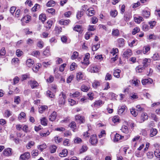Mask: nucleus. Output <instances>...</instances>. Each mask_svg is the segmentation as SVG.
<instances>
[{
    "label": "nucleus",
    "mask_w": 160,
    "mask_h": 160,
    "mask_svg": "<svg viewBox=\"0 0 160 160\" xmlns=\"http://www.w3.org/2000/svg\"><path fill=\"white\" fill-rule=\"evenodd\" d=\"M148 118V116L146 113H143L142 114L139 121L140 123L144 122Z\"/></svg>",
    "instance_id": "1"
},
{
    "label": "nucleus",
    "mask_w": 160,
    "mask_h": 160,
    "mask_svg": "<svg viewBox=\"0 0 160 160\" xmlns=\"http://www.w3.org/2000/svg\"><path fill=\"white\" fill-rule=\"evenodd\" d=\"M132 53L131 50L128 49L124 52L123 56L125 58H128L132 55Z\"/></svg>",
    "instance_id": "2"
},
{
    "label": "nucleus",
    "mask_w": 160,
    "mask_h": 160,
    "mask_svg": "<svg viewBox=\"0 0 160 160\" xmlns=\"http://www.w3.org/2000/svg\"><path fill=\"white\" fill-rule=\"evenodd\" d=\"M90 141L92 144L94 145L96 144L98 142L96 135H92L90 138Z\"/></svg>",
    "instance_id": "3"
},
{
    "label": "nucleus",
    "mask_w": 160,
    "mask_h": 160,
    "mask_svg": "<svg viewBox=\"0 0 160 160\" xmlns=\"http://www.w3.org/2000/svg\"><path fill=\"white\" fill-rule=\"evenodd\" d=\"M30 157V154L29 152H27L21 155L20 157V158L22 160H26L28 159Z\"/></svg>",
    "instance_id": "4"
},
{
    "label": "nucleus",
    "mask_w": 160,
    "mask_h": 160,
    "mask_svg": "<svg viewBox=\"0 0 160 160\" xmlns=\"http://www.w3.org/2000/svg\"><path fill=\"white\" fill-rule=\"evenodd\" d=\"M152 82V79L150 78L143 79L142 81V83L143 85L151 84Z\"/></svg>",
    "instance_id": "5"
},
{
    "label": "nucleus",
    "mask_w": 160,
    "mask_h": 160,
    "mask_svg": "<svg viewBox=\"0 0 160 160\" xmlns=\"http://www.w3.org/2000/svg\"><path fill=\"white\" fill-rule=\"evenodd\" d=\"M75 119L76 120H79L80 123H84L85 122L84 117L79 115L75 116Z\"/></svg>",
    "instance_id": "6"
},
{
    "label": "nucleus",
    "mask_w": 160,
    "mask_h": 160,
    "mask_svg": "<svg viewBox=\"0 0 160 160\" xmlns=\"http://www.w3.org/2000/svg\"><path fill=\"white\" fill-rule=\"evenodd\" d=\"M29 83L31 88L32 89L36 88L38 85V83L36 81L31 80Z\"/></svg>",
    "instance_id": "7"
},
{
    "label": "nucleus",
    "mask_w": 160,
    "mask_h": 160,
    "mask_svg": "<svg viewBox=\"0 0 160 160\" xmlns=\"http://www.w3.org/2000/svg\"><path fill=\"white\" fill-rule=\"evenodd\" d=\"M3 154L5 156L11 155L12 154V149L10 148L5 149L3 152Z\"/></svg>",
    "instance_id": "8"
},
{
    "label": "nucleus",
    "mask_w": 160,
    "mask_h": 160,
    "mask_svg": "<svg viewBox=\"0 0 160 160\" xmlns=\"http://www.w3.org/2000/svg\"><path fill=\"white\" fill-rule=\"evenodd\" d=\"M123 136H122L116 133L114 136V138L113 139V141L116 142L118 141L119 140L122 139L123 138Z\"/></svg>",
    "instance_id": "9"
},
{
    "label": "nucleus",
    "mask_w": 160,
    "mask_h": 160,
    "mask_svg": "<svg viewBox=\"0 0 160 160\" xmlns=\"http://www.w3.org/2000/svg\"><path fill=\"white\" fill-rule=\"evenodd\" d=\"M95 12L94 10H91V8H89L87 10L86 14L89 16H92L95 14Z\"/></svg>",
    "instance_id": "10"
},
{
    "label": "nucleus",
    "mask_w": 160,
    "mask_h": 160,
    "mask_svg": "<svg viewBox=\"0 0 160 160\" xmlns=\"http://www.w3.org/2000/svg\"><path fill=\"white\" fill-rule=\"evenodd\" d=\"M31 17L29 15H27L24 16L22 19L21 21L22 22L28 23L29 20L31 19Z\"/></svg>",
    "instance_id": "11"
},
{
    "label": "nucleus",
    "mask_w": 160,
    "mask_h": 160,
    "mask_svg": "<svg viewBox=\"0 0 160 160\" xmlns=\"http://www.w3.org/2000/svg\"><path fill=\"white\" fill-rule=\"evenodd\" d=\"M34 63V61L31 59H28L26 62V65L29 67H32Z\"/></svg>",
    "instance_id": "12"
},
{
    "label": "nucleus",
    "mask_w": 160,
    "mask_h": 160,
    "mask_svg": "<svg viewBox=\"0 0 160 160\" xmlns=\"http://www.w3.org/2000/svg\"><path fill=\"white\" fill-rule=\"evenodd\" d=\"M150 12L149 11L144 10L142 11V14L144 17L146 18H148L150 15Z\"/></svg>",
    "instance_id": "13"
},
{
    "label": "nucleus",
    "mask_w": 160,
    "mask_h": 160,
    "mask_svg": "<svg viewBox=\"0 0 160 160\" xmlns=\"http://www.w3.org/2000/svg\"><path fill=\"white\" fill-rule=\"evenodd\" d=\"M158 131L155 128H152L150 130V136L151 137H153L155 136L157 134Z\"/></svg>",
    "instance_id": "14"
},
{
    "label": "nucleus",
    "mask_w": 160,
    "mask_h": 160,
    "mask_svg": "<svg viewBox=\"0 0 160 160\" xmlns=\"http://www.w3.org/2000/svg\"><path fill=\"white\" fill-rule=\"evenodd\" d=\"M57 116L56 112H53L49 117V119L50 121H52L55 120Z\"/></svg>",
    "instance_id": "15"
},
{
    "label": "nucleus",
    "mask_w": 160,
    "mask_h": 160,
    "mask_svg": "<svg viewBox=\"0 0 160 160\" xmlns=\"http://www.w3.org/2000/svg\"><path fill=\"white\" fill-rule=\"evenodd\" d=\"M135 21L138 23H140L142 21H143L142 17L140 16H138L137 17H134Z\"/></svg>",
    "instance_id": "16"
},
{
    "label": "nucleus",
    "mask_w": 160,
    "mask_h": 160,
    "mask_svg": "<svg viewBox=\"0 0 160 160\" xmlns=\"http://www.w3.org/2000/svg\"><path fill=\"white\" fill-rule=\"evenodd\" d=\"M65 102V100L63 98H59L58 101L59 105L60 107H62L63 106Z\"/></svg>",
    "instance_id": "17"
},
{
    "label": "nucleus",
    "mask_w": 160,
    "mask_h": 160,
    "mask_svg": "<svg viewBox=\"0 0 160 160\" xmlns=\"http://www.w3.org/2000/svg\"><path fill=\"white\" fill-rule=\"evenodd\" d=\"M120 72L121 70L119 69L114 70L113 72L114 76L117 78H119L120 77Z\"/></svg>",
    "instance_id": "18"
},
{
    "label": "nucleus",
    "mask_w": 160,
    "mask_h": 160,
    "mask_svg": "<svg viewBox=\"0 0 160 160\" xmlns=\"http://www.w3.org/2000/svg\"><path fill=\"white\" fill-rule=\"evenodd\" d=\"M118 45L120 47H122L124 44V40L123 38H119L118 40Z\"/></svg>",
    "instance_id": "19"
},
{
    "label": "nucleus",
    "mask_w": 160,
    "mask_h": 160,
    "mask_svg": "<svg viewBox=\"0 0 160 160\" xmlns=\"http://www.w3.org/2000/svg\"><path fill=\"white\" fill-rule=\"evenodd\" d=\"M103 104L102 100H99L96 101L94 103L93 106L94 107H98Z\"/></svg>",
    "instance_id": "20"
},
{
    "label": "nucleus",
    "mask_w": 160,
    "mask_h": 160,
    "mask_svg": "<svg viewBox=\"0 0 160 160\" xmlns=\"http://www.w3.org/2000/svg\"><path fill=\"white\" fill-rule=\"evenodd\" d=\"M68 150L66 149H64L59 154L60 156L62 157L66 156L68 154Z\"/></svg>",
    "instance_id": "21"
},
{
    "label": "nucleus",
    "mask_w": 160,
    "mask_h": 160,
    "mask_svg": "<svg viewBox=\"0 0 160 160\" xmlns=\"http://www.w3.org/2000/svg\"><path fill=\"white\" fill-rule=\"evenodd\" d=\"M100 84L101 82L100 81L95 80L93 83H92V86L93 88H96L100 86Z\"/></svg>",
    "instance_id": "22"
},
{
    "label": "nucleus",
    "mask_w": 160,
    "mask_h": 160,
    "mask_svg": "<svg viewBox=\"0 0 160 160\" xmlns=\"http://www.w3.org/2000/svg\"><path fill=\"white\" fill-rule=\"evenodd\" d=\"M121 130L122 132L125 133H128L129 132V130L127 126L123 125L122 126Z\"/></svg>",
    "instance_id": "23"
},
{
    "label": "nucleus",
    "mask_w": 160,
    "mask_h": 160,
    "mask_svg": "<svg viewBox=\"0 0 160 160\" xmlns=\"http://www.w3.org/2000/svg\"><path fill=\"white\" fill-rule=\"evenodd\" d=\"M130 112L131 114L134 117L136 116L138 113V112L137 110H136L134 108H132L130 109Z\"/></svg>",
    "instance_id": "24"
},
{
    "label": "nucleus",
    "mask_w": 160,
    "mask_h": 160,
    "mask_svg": "<svg viewBox=\"0 0 160 160\" xmlns=\"http://www.w3.org/2000/svg\"><path fill=\"white\" fill-rule=\"evenodd\" d=\"M112 35L114 36H118L119 35V32L118 29H113L112 32Z\"/></svg>",
    "instance_id": "25"
},
{
    "label": "nucleus",
    "mask_w": 160,
    "mask_h": 160,
    "mask_svg": "<svg viewBox=\"0 0 160 160\" xmlns=\"http://www.w3.org/2000/svg\"><path fill=\"white\" fill-rule=\"evenodd\" d=\"M80 94V92L76 91L73 93H70V96L71 97L77 98L79 96Z\"/></svg>",
    "instance_id": "26"
},
{
    "label": "nucleus",
    "mask_w": 160,
    "mask_h": 160,
    "mask_svg": "<svg viewBox=\"0 0 160 160\" xmlns=\"http://www.w3.org/2000/svg\"><path fill=\"white\" fill-rule=\"evenodd\" d=\"M78 56V53L76 51L74 52L71 57L72 59L74 60Z\"/></svg>",
    "instance_id": "27"
},
{
    "label": "nucleus",
    "mask_w": 160,
    "mask_h": 160,
    "mask_svg": "<svg viewBox=\"0 0 160 160\" xmlns=\"http://www.w3.org/2000/svg\"><path fill=\"white\" fill-rule=\"evenodd\" d=\"M88 86L82 85L81 87V90L83 92H87L89 89Z\"/></svg>",
    "instance_id": "28"
},
{
    "label": "nucleus",
    "mask_w": 160,
    "mask_h": 160,
    "mask_svg": "<svg viewBox=\"0 0 160 160\" xmlns=\"http://www.w3.org/2000/svg\"><path fill=\"white\" fill-rule=\"evenodd\" d=\"M47 147L46 144L44 143L40 145L38 147V148L41 151H42L43 150L45 149Z\"/></svg>",
    "instance_id": "29"
},
{
    "label": "nucleus",
    "mask_w": 160,
    "mask_h": 160,
    "mask_svg": "<svg viewBox=\"0 0 160 160\" xmlns=\"http://www.w3.org/2000/svg\"><path fill=\"white\" fill-rule=\"evenodd\" d=\"M55 2L53 0L49 1L47 3L46 5L48 7H52L55 5Z\"/></svg>",
    "instance_id": "30"
},
{
    "label": "nucleus",
    "mask_w": 160,
    "mask_h": 160,
    "mask_svg": "<svg viewBox=\"0 0 160 160\" xmlns=\"http://www.w3.org/2000/svg\"><path fill=\"white\" fill-rule=\"evenodd\" d=\"M84 12L83 11H78L77 14V18L78 19H79L81 18L83 15Z\"/></svg>",
    "instance_id": "31"
},
{
    "label": "nucleus",
    "mask_w": 160,
    "mask_h": 160,
    "mask_svg": "<svg viewBox=\"0 0 160 160\" xmlns=\"http://www.w3.org/2000/svg\"><path fill=\"white\" fill-rule=\"evenodd\" d=\"M70 22V21L69 20H64L63 19H61L60 21L59 22L61 24L67 25Z\"/></svg>",
    "instance_id": "32"
},
{
    "label": "nucleus",
    "mask_w": 160,
    "mask_h": 160,
    "mask_svg": "<svg viewBox=\"0 0 160 160\" xmlns=\"http://www.w3.org/2000/svg\"><path fill=\"white\" fill-rule=\"evenodd\" d=\"M39 19L44 22L46 20V17L44 14H41L39 15Z\"/></svg>",
    "instance_id": "33"
},
{
    "label": "nucleus",
    "mask_w": 160,
    "mask_h": 160,
    "mask_svg": "<svg viewBox=\"0 0 160 160\" xmlns=\"http://www.w3.org/2000/svg\"><path fill=\"white\" fill-rule=\"evenodd\" d=\"M69 127L71 128L73 130H75L76 128V125L75 122H71L69 124Z\"/></svg>",
    "instance_id": "34"
},
{
    "label": "nucleus",
    "mask_w": 160,
    "mask_h": 160,
    "mask_svg": "<svg viewBox=\"0 0 160 160\" xmlns=\"http://www.w3.org/2000/svg\"><path fill=\"white\" fill-rule=\"evenodd\" d=\"M83 75L82 72H80L77 73V78L78 80H81L82 79Z\"/></svg>",
    "instance_id": "35"
},
{
    "label": "nucleus",
    "mask_w": 160,
    "mask_h": 160,
    "mask_svg": "<svg viewBox=\"0 0 160 160\" xmlns=\"http://www.w3.org/2000/svg\"><path fill=\"white\" fill-rule=\"evenodd\" d=\"M100 47V44L98 43L96 45H94L92 47V50L93 51H95L97 50Z\"/></svg>",
    "instance_id": "36"
},
{
    "label": "nucleus",
    "mask_w": 160,
    "mask_h": 160,
    "mask_svg": "<svg viewBox=\"0 0 160 160\" xmlns=\"http://www.w3.org/2000/svg\"><path fill=\"white\" fill-rule=\"evenodd\" d=\"M125 108V106H122L121 108H119L118 111V113L119 114H121L124 111Z\"/></svg>",
    "instance_id": "37"
},
{
    "label": "nucleus",
    "mask_w": 160,
    "mask_h": 160,
    "mask_svg": "<svg viewBox=\"0 0 160 160\" xmlns=\"http://www.w3.org/2000/svg\"><path fill=\"white\" fill-rule=\"evenodd\" d=\"M154 155L158 158H160V150L156 149L154 151Z\"/></svg>",
    "instance_id": "38"
},
{
    "label": "nucleus",
    "mask_w": 160,
    "mask_h": 160,
    "mask_svg": "<svg viewBox=\"0 0 160 160\" xmlns=\"http://www.w3.org/2000/svg\"><path fill=\"white\" fill-rule=\"evenodd\" d=\"M40 54V52L38 51H33L31 55L33 56L36 57H37L39 56Z\"/></svg>",
    "instance_id": "39"
},
{
    "label": "nucleus",
    "mask_w": 160,
    "mask_h": 160,
    "mask_svg": "<svg viewBox=\"0 0 160 160\" xmlns=\"http://www.w3.org/2000/svg\"><path fill=\"white\" fill-rule=\"evenodd\" d=\"M57 147L55 145H52L50 148V152L51 153L55 152L56 151Z\"/></svg>",
    "instance_id": "40"
},
{
    "label": "nucleus",
    "mask_w": 160,
    "mask_h": 160,
    "mask_svg": "<svg viewBox=\"0 0 160 160\" xmlns=\"http://www.w3.org/2000/svg\"><path fill=\"white\" fill-rule=\"evenodd\" d=\"M26 117V114L24 112H21L19 115L18 118L19 120H21L22 118H24Z\"/></svg>",
    "instance_id": "41"
},
{
    "label": "nucleus",
    "mask_w": 160,
    "mask_h": 160,
    "mask_svg": "<svg viewBox=\"0 0 160 160\" xmlns=\"http://www.w3.org/2000/svg\"><path fill=\"white\" fill-rule=\"evenodd\" d=\"M82 30L81 27L80 25H76L74 28V30L77 32H80Z\"/></svg>",
    "instance_id": "42"
},
{
    "label": "nucleus",
    "mask_w": 160,
    "mask_h": 160,
    "mask_svg": "<svg viewBox=\"0 0 160 160\" xmlns=\"http://www.w3.org/2000/svg\"><path fill=\"white\" fill-rule=\"evenodd\" d=\"M47 108V107L46 106H41L39 108V112L40 113H42L43 111H44Z\"/></svg>",
    "instance_id": "43"
},
{
    "label": "nucleus",
    "mask_w": 160,
    "mask_h": 160,
    "mask_svg": "<svg viewBox=\"0 0 160 160\" xmlns=\"http://www.w3.org/2000/svg\"><path fill=\"white\" fill-rule=\"evenodd\" d=\"M47 96L51 98H53L55 96L54 94L49 90H48L47 91Z\"/></svg>",
    "instance_id": "44"
},
{
    "label": "nucleus",
    "mask_w": 160,
    "mask_h": 160,
    "mask_svg": "<svg viewBox=\"0 0 160 160\" xmlns=\"http://www.w3.org/2000/svg\"><path fill=\"white\" fill-rule=\"evenodd\" d=\"M6 53V52L4 48H2L0 50V56H4Z\"/></svg>",
    "instance_id": "45"
},
{
    "label": "nucleus",
    "mask_w": 160,
    "mask_h": 160,
    "mask_svg": "<svg viewBox=\"0 0 160 160\" xmlns=\"http://www.w3.org/2000/svg\"><path fill=\"white\" fill-rule=\"evenodd\" d=\"M41 123L42 125L45 126L47 125V122L45 118H43L41 120Z\"/></svg>",
    "instance_id": "46"
},
{
    "label": "nucleus",
    "mask_w": 160,
    "mask_h": 160,
    "mask_svg": "<svg viewBox=\"0 0 160 160\" xmlns=\"http://www.w3.org/2000/svg\"><path fill=\"white\" fill-rule=\"evenodd\" d=\"M112 122L114 123L118 122L119 120V118L118 116H114L112 119Z\"/></svg>",
    "instance_id": "47"
},
{
    "label": "nucleus",
    "mask_w": 160,
    "mask_h": 160,
    "mask_svg": "<svg viewBox=\"0 0 160 160\" xmlns=\"http://www.w3.org/2000/svg\"><path fill=\"white\" fill-rule=\"evenodd\" d=\"M43 55L46 57L50 55L49 50L47 49L43 52Z\"/></svg>",
    "instance_id": "48"
},
{
    "label": "nucleus",
    "mask_w": 160,
    "mask_h": 160,
    "mask_svg": "<svg viewBox=\"0 0 160 160\" xmlns=\"http://www.w3.org/2000/svg\"><path fill=\"white\" fill-rule=\"evenodd\" d=\"M12 115V112L9 110H7L4 113V116L5 117L8 118Z\"/></svg>",
    "instance_id": "49"
},
{
    "label": "nucleus",
    "mask_w": 160,
    "mask_h": 160,
    "mask_svg": "<svg viewBox=\"0 0 160 160\" xmlns=\"http://www.w3.org/2000/svg\"><path fill=\"white\" fill-rule=\"evenodd\" d=\"M152 58L154 60H158L159 59V56L158 53H155L154 54L152 57Z\"/></svg>",
    "instance_id": "50"
},
{
    "label": "nucleus",
    "mask_w": 160,
    "mask_h": 160,
    "mask_svg": "<svg viewBox=\"0 0 160 160\" xmlns=\"http://www.w3.org/2000/svg\"><path fill=\"white\" fill-rule=\"evenodd\" d=\"M82 142L81 139L78 137H77L74 140V142L75 143H80Z\"/></svg>",
    "instance_id": "51"
},
{
    "label": "nucleus",
    "mask_w": 160,
    "mask_h": 160,
    "mask_svg": "<svg viewBox=\"0 0 160 160\" xmlns=\"http://www.w3.org/2000/svg\"><path fill=\"white\" fill-rule=\"evenodd\" d=\"M50 133L48 131L46 132H41L40 133V136L42 137H46L49 135Z\"/></svg>",
    "instance_id": "52"
},
{
    "label": "nucleus",
    "mask_w": 160,
    "mask_h": 160,
    "mask_svg": "<svg viewBox=\"0 0 160 160\" xmlns=\"http://www.w3.org/2000/svg\"><path fill=\"white\" fill-rule=\"evenodd\" d=\"M40 8V6L38 4H35L34 6L32 8V10L33 11L35 12L37 10V9H39Z\"/></svg>",
    "instance_id": "53"
},
{
    "label": "nucleus",
    "mask_w": 160,
    "mask_h": 160,
    "mask_svg": "<svg viewBox=\"0 0 160 160\" xmlns=\"http://www.w3.org/2000/svg\"><path fill=\"white\" fill-rule=\"evenodd\" d=\"M20 101V97L19 96H17L14 98V102L17 104H18Z\"/></svg>",
    "instance_id": "54"
},
{
    "label": "nucleus",
    "mask_w": 160,
    "mask_h": 160,
    "mask_svg": "<svg viewBox=\"0 0 160 160\" xmlns=\"http://www.w3.org/2000/svg\"><path fill=\"white\" fill-rule=\"evenodd\" d=\"M47 11L48 13H51L52 14H54L55 12V10L52 8L48 9L47 10Z\"/></svg>",
    "instance_id": "55"
},
{
    "label": "nucleus",
    "mask_w": 160,
    "mask_h": 160,
    "mask_svg": "<svg viewBox=\"0 0 160 160\" xmlns=\"http://www.w3.org/2000/svg\"><path fill=\"white\" fill-rule=\"evenodd\" d=\"M156 22L155 21H151L149 23L151 28H152L156 25Z\"/></svg>",
    "instance_id": "56"
},
{
    "label": "nucleus",
    "mask_w": 160,
    "mask_h": 160,
    "mask_svg": "<svg viewBox=\"0 0 160 160\" xmlns=\"http://www.w3.org/2000/svg\"><path fill=\"white\" fill-rule=\"evenodd\" d=\"M23 52L19 49H18L16 51V54L18 57H20L22 54Z\"/></svg>",
    "instance_id": "57"
},
{
    "label": "nucleus",
    "mask_w": 160,
    "mask_h": 160,
    "mask_svg": "<svg viewBox=\"0 0 160 160\" xmlns=\"http://www.w3.org/2000/svg\"><path fill=\"white\" fill-rule=\"evenodd\" d=\"M140 82V81L137 79H134L132 81V84H134L136 86H138V84Z\"/></svg>",
    "instance_id": "58"
},
{
    "label": "nucleus",
    "mask_w": 160,
    "mask_h": 160,
    "mask_svg": "<svg viewBox=\"0 0 160 160\" xmlns=\"http://www.w3.org/2000/svg\"><path fill=\"white\" fill-rule=\"evenodd\" d=\"M54 80V77L52 76L51 75L47 80V81L48 82L51 83Z\"/></svg>",
    "instance_id": "59"
},
{
    "label": "nucleus",
    "mask_w": 160,
    "mask_h": 160,
    "mask_svg": "<svg viewBox=\"0 0 160 160\" xmlns=\"http://www.w3.org/2000/svg\"><path fill=\"white\" fill-rule=\"evenodd\" d=\"M117 12L116 10L111 11L110 12L111 15L113 17H115L117 14Z\"/></svg>",
    "instance_id": "60"
},
{
    "label": "nucleus",
    "mask_w": 160,
    "mask_h": 160,
    "mask_svg": "<svg viewBox=\"0 0 160 160\" xmlns=\"http://www.w3.org/2000/svg\"><path fill=\"white\" fill-rule=\"evenodd\" d=\"M68 102H69L71 106H72L76 104V102L74 100L72 99H69Z\"/></svg>",
    "instance_id": "61"
},
{
    "label": "nucleus",
    "mask_w": 160,
    "mask_h": 160,
    "mask_svg": "<svg viewBox=\"0 0 160 160\" xmlns=\"http://www.w3.org/2000/svg\"><path fill=\"white\" fill-rule=\"evenodd\" d=\"M150 49V48L148 46H145L143 49V52L144 54H146Z\"/></svg>",
    "instance_id": "62"
},
{
    "label": "nucleus",
    "mask_w": 160,
    "mask_h": 160,
    "mask_svg": "<svg viewBox=\"0 0 160 160\" xmlns=\"http://www.w3.org/2000/svg\"><path fill=\"white\" fill-rule=\"evenodd\" d=\"M139 29L137 27H136L133 29L132 33L133 35L136 34L137 33L139 32Z\"/></svg>",
    "instance_id": "63"
},
{
    "label": "nucleus",
    "mask_w": 160,
    "mask_h": 160,
    "mask_svg": "<svg viewBox=\"0 0 160 160\" xmlns=\"http://www.w3.org/2000/svg\"><path fill=\"white\" fill-rule=\"evenodd\" d=\"M33 43V40L30 38L28 39L27 41V43L29 45H31Z\"/></svg>",
    "instance_id": "64"
}]
</instances>
